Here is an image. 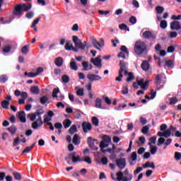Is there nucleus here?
<instances>
[{
  "label": "nucleus",
  "mask_w": 181,
  "mask_h": 181,
  "mask_svg": "<svg viewBox=\"0 0 181 181\" xmlns=\"http://www.w3.org/2000/svg\"><path fill=\"white\" fill-rule=\"evenodd\" d=\"M40 104L45 105L46 103H49V98L47 95H43L40 98Z\"/></svg>",
  "instance_id": "obj_28"
},
{
  "label": "nucleus",
  "mask_w": 181,
  "mask_h": 181,
  "mask_svg": "<svg viewBox=\"0 0 181 181\" xmlns=\"http://www.w3.org/2000/svg\"><path fill=\"white\" fill-rule=\"evenodd\" d=\"M72 142H73V144H74V145H79L80 144V136L78 134H74Z\"/></svg>",
  "instance_id": "obj_27"
},
{
  "label": "nucleus",
  "mask_w": 181,
  "mask_h": 181,
  "mask_svg": "<svg viewBox=\"0 0 181 181\" xmlns=\"http://www.w3.org/2000/svg\"><path fill=\"white\" fill-rule=\"evenodd\" d=\"M9 101H7L6 100H3L1 103V105L2 107V108H4V110H9Z\"/></svg>",
  "instance_id": "obj_26"
},
{
  "label": "nucleus",
  "mask_w": 181,
  "mask_h": 181,
  "mask_svg": "<svg viewBox=\"0 0 181 181\" xmlns=\"http://www.w3.org/2000/svg\"><path fill=\"white\" fill-rule=\"evenodd\" d=\"M90 63H93L96 67H101V66H103L101 56H98L95 59L91 58Z\"/></svg>",
  "instance_id": "obj_10"
},
{
  "label": "nucleus",
  "mask_w": 181,
  "mask_h": 181,
  "mask_svg": "<svg viewBox=\"0 0 181 181\" xmlns=\"http://www.w3.org/2000/svg\"><path fill=\"white\" fill-rule=\"evenodd\" d=\"M141 67L144 71H148L149 70V62L146 60L143 61Z\"/></svg>",
  "instance_id": "obj_18"
},
{
  "label": "nucleus",
  "mask_w": 181,
  "mask_h": 181,
  "mask_svg": "<svg viewBox=\"0 0 181 181\" xmlns=\"http://www.w3.org/2000/svg\"><path fill=\"white\" fill-rule=\"evenodd\" d=\"M82 128L83 131L85 134H87L88 131H91L93 129V125H91V123L88 122H83L82 123Z\"/></svg>",
  "instance_id": "obj_12"
},
{
  "label": "nucleus",
  "mask_w": 181,
  "mask_h": 181,
  "mask_svg": "<svg viewBox=\"0 0 181 181\" xmlns=\"http://www.w3.org/2000/svg\"><path fill=\"white\" fill-rule=\"evenodd\" d=\"M111 42L113 45V47H117V43H119V40H118V38L115 37V40H112Z\"/></svg>",
  "instance_id": "obj_62"
},
{
  "label": "nucleus",
  "mask_w": 181,
  "mask_h": 181,
  "mask_svg": "<svg viewBox=\"0 0 181 181\" xmlns=\"http://www.w3.org/2000/svg\"><path fill=\"white\" fill-rule=\"evenodd\" d=\"M129 22L132 23V25H135V23H136V18L135 16L130 17Z\"/></svg>",
  "instance_id": "obj_57"
},
{
  "label": "nucleus",
  "mask_w": 181,
  "mask_h": 181,
  "mask_svg": "<svg viewBox=\"0 0 181 181\" xmlns=\"http://www.w3.org/2000/svg\"><path fill=\"white\" fill-rule=\"evenodd\" d=\"M175 136V134L170 133V130L167 129L164 131V138H169V136Z\"/></svg>",
  "instance_id": "obj_38"
},
{
  "label": "nucleus",
  "mask_w": 181,
  "mask_h": 181,
  "mask_svg": "<svg viewBox=\"0 0 181 181\" xmlns=\"http://www.w3.org/2000/svg\"><path fill=\"white\" fill-rule=\"evenodd\" d=\"M119 65L120 67L119 70V76L115 78V81H122V77H124L122 73H124V70H127V63H125V62L123 60L119 62Z\"/></svg>",
  "instance_id": "obj_5"
},
{
  "label": "nucleus",
  "mask_w": 181,
  "mask_h": 181,
  "mask_svg": "<svg viewBox=\"0 0 181 181\" xmlns=\"http://www.w3.org/2000/svg\"><path fill=\"white\" fill-rule=\"evenodd\" d=\"M83 71H88V62H82Z\"/></svg>",
  "instance_id": "obj_42"
},
{
  "label": "nucleus",
  "mask_w": 181,
  "mask_h": 181,
  "mask_svg": "<svg viewBox=\"0 0 181 181\" xmlns=\"http://www.w3.org/2000/svg\"><path fill=\"white\" fill-rule=\"evenodd\" d=\"M25 16L28 19H32V18L35 16V13H33V11H29L26 13Z\"/></svg>",
  "instance_id": "obj_55"
},
{
  "label": "nucleus",
  "mask_w": 181,
  "mask_h": 181,
  "mask_svg": "<svg viewBox=\"0 0 181 181\" xmlns=\"http://www.w3.org/2000/svg\"><path fill=\"white\" fill-rule=\"evenodd\" d=\"M163 80H162V74H158L156 75L155 78V83L156 86H159L160 84H162V82Z\"/></svg>",
  "instance_id": "obj_21"
},
{
  "label": "nucleus",
  "mask_w": 181,
  "mask_h": 181,
  "mask_svg": "<svg viewBox=\"0 0 181 181\" xmlns=\"http://www.w3.org/2000/svg\"><path fill=\"white\" fill-rule=\"evenodd\" d=\"M30 91L33 94H39V93H40V89L38 86H33L30 88Z\"/></svg>",
  "instance_id": "obj_30"
},
{
  "label": "nucleus",
  "mask_w": 181,
  "mask_h": 181,
  "mask_svg": "<svg viewBox=\"0 0 181 181\" xmlns=\"http://www.w3.org/2000/svg\"><path fill=\"white\" fill-rule=\"evenodd\" d=\"M31 8L32 4H28V5L25 4H18L15 6V10L13 11V13L16 16H18V18H21V16H22L23 11L24 12H28V11H29Z\"/></svg>",
  "instance_id": "obj_2"
},
{
  "label": "nucleus",
  "mask_w": 181,
  "mask_h": 181,
  "mask_svg": "<svg viewBox=\"0 0 181 181\" xmlns=\"http://www.w3.org/2000/svg\"><path fill=\"white\" fill-rule=\"evenodd\" d=\"M171 19H173L174 21H181V14H179L177 16L173 15Z\"/></svg>",
  "instance_id": "obj_58"
},
{
  "label": "nucleus",
  "mask_w": 181,
  "mask_h": 181,
  "mask_svg": "<svg viewBox=\"0 0 181 181\" xmlns=\"http://www.w3.org/2000/svg\"><path fill=\"white\" fill-rule=\"evenodd\" d=\"M7 129L12 134H16V131L18 130V129L16 128V127L15 125H12L11 127H8Z\"/></svg>",
  "instance_id": "obj_34"
},
{
  "label": "nucleus",
  "mask_w": 181,
  "mask_h": 181,
  "mask_svg": "<svg viewBox=\"0 0 181 181\" xmlns=\"http://www.w3.org/2000/svg\"><path fill=\"white\" fill-rule=\"evenodd\" d=\"M43 113H44L43 112L37 111L34 113H31L28 115V117L29 118L30 120L34 121L32 124V128L33 129H37V128H40V127L43 125V120H42V116H40ZM36 117H38L37 119H36Z\"/></svg>",
  "instance_id": "obj_1"
},
{
  "label": "nucleus",
  "mask_w": 181,
  "mask_h": 181,
  "mask_svg": "<svg viewBox=\"0 0 181 181\" xmlns=\"http://www.w3.org/2000/svg\"><path fill=\"white\" fill-rule=\"evenodd\" d=\"M144 169H148V168H151V169H155V163L153 162L147 161L145 164L143 165Z\"/></svg>",
  "instance_id": "obj_20"
},
{
  "label": "nucleus",
  "mask_w": 181,
  "mask_h": 181,
  "mask_svg": "<svg viewBox=\"0 0 181 181\" xmlns=\"http://www.w3.org/2000/svg\"><path fill=\"white\" fill-rule=\"evenodd\" d=\"M115 163L120 170L125 169V166H127V160L124 158H117L115 160Z\"/></svg>",
  "instance_id": "obj_7"
},
{
  "label": "nucleus",
  "mask_w": 181,
  "mask_h": 181,
  "mask_svg": "<svg viewBox=\"0 0 181 181\" xmlns=\"http://www.w3.org/2000/svg\"><path fill=\"white\" fill-rule=\"evenodd\" d=\"M95 107L96 108H103V100L100 99V98H96L95 101Z\"/></svg>",
  "instance_id": "obj_24"
},
{
  "label": "nucleus",
  "mask_w": 181,
  "mask_h": 181,
  "mask_svg": "<svg viewBox=\"0 0 181 181\" xmlns=\"http://www.w3.org/2000/svg\"><path fill=\"white\" fill-rule=\"evenodd\" d=\"M116 176H117V180L121 181V180H122V178L124 177V173H122V171H119L116 173Z\"/></svg>",
  "instance_id": "obj_41"
},
{
  "label": "nucleus",
  "mask_w": 181,
  "mask_h": 181,
  "mask_svg": "<svg viewBox=\"0 0 181 181\" xmlns=\"http://www.w3.org/2000/svg\"><path fill=\"white\" fill-rule=\"evenodd\" d=\"M134 50L136 54L141 56L146 52V44L144 41L138 40L134 44Z\"/></svg>",
  "instance_id": "obj_3"
},
{
  "label": "nucleus",
  "mask_w": 181,
  "mask_h": 181,
  "mask_svg": "<svg viewBox=\"0 0 181 181\" xmlns=\"http://www.w3.org/2000/svg\"><path fill=\"white\" fill-rule=\"evenodd\" d=\"M59 93H60V90L59 89V88H54L52 91L53 98H57V94H59Z\"/></svg>",
  "instance_id": "obj_40"
},
{
  "label": "nucleus",
  "mask_w": 181,
  "mask_h": 181,
  "mask_svg": "<svg viewBox=\"0 0 181 181\" xmlns=\"http://www.w3.org/2000/svg\"><path fill=\"white\" fill-rule=\"evenodd\" d=\"M87 142L89 148L93 151H98V147L95 146V144L98 145V141L95 139H93V137L89 136L87 139Z\"/></svg>",
  "instance_id": "obj_6"
},
{
  "label": "nucleus",
  "mask_w": 181,
  "mask_h": 181,
  "mask_svg": "<svg viewBox=\"0 0 181 181\" xmlns=\"http://www.w3.org/2000/svg\"><path fill=\"white\" fill-rule=\"evenodd\" d=\"M71 120H70V119H65L62 124L64 125V127L65 128V129H67V128H69L70 127V125H71Z\"/></svg>",
  "instance_id": "obj_23"
},
{
  "label": "nucleus",
  "mask_w": 181,
  "mask_h": 181,
  "mask_svg": "<svg viewBox=\"0 0 181 181\" xmlns=\"http://www.w3.org/2000/svg\"><path fill=\"white\" fill-rule=\"evenodd\" d=\"M64 62V61L62 57H58L55 59L54 64L57 66V67H62V66H63Z\"/></svg>",
  "instance_id": "obj_17"
},
{
  "label": "nucleus",
  "mask_w": 181,
  "mask_h": 181,
  "mask_svg": "<svg viewBox=\"0 0 181 181\" xmlns=\"http://www.w3.org/2000/svg\"><path fill=\"white\" fill-rule=\"evenodd\" d=\"M175 46L173 45H171V46H169L167 49V52L168 53H173V52H175Z\"/></svg>",
  "instance_id": "obj_59"
},
{
  "label": "nucleus",
  "mask_w": 181,
  "mask_h": 181,
  "mask_svg": "<svg viewBox=\"0 0 181 181\" xmlns=\"http://www.w3.org/2000/svg\"><path fill=\"white\" fill-rule=\"evenodd\" d=\"M171 30H181L180 22L174 21L170 24Z\"/></svg>",
  "instance_id": "obj_11"
},
{
  "label": "nucleus",
  "mask_w": 181,
  "mask_h": 181,
  "mask_svg": "<svg viewBox=\"0 0 181 181\" xmlns=\"http://www.w3.org/2000/svg\"><path fill=\"white\" fill-rule=\"evenodd\" d=\"M44 120L42 122H44L45 124H47V122H50L49 121H52V117H50L49 116L47 115H44Z\"/></svg>",
  "instance_id": "obj_54"
},
{
  "label": "nucleus",
  "mask_w": 181,
  "mask_h": 181,
  "mask_svg": "<svg viewBox=\"0 0 181 181\" xmlns=\"http://www.w3.org/2000/svg\"><path fill=\"white\" fill-rule=\"evenodd\" d=\"M24 76H27L29 78H35L36 77V74L33 72H25Z\"/></svg>",
  "instance_id": "obj_46"
},
{
  "label": "nucleus",
  "mask_w": 181,
  "mask_h": 181,
  "mask_svg": "<svg viewBox=\"0 0 181 181\" xmlns=\"http://www.w3.org/2000/svg\"><path fill=\"white\" fill-rule=\"evenodd\" d=\"M175 159L176 160H180V159H181V154H180V153H179L177 151H175Z\"/></svg>",
  "instance_id": "obj_61"
},
{
  "label": "nucleus",
  "mask_w": 181,
  "mask_h": 181,
  "mask_svg": "<svg viewBox=\"0 0 181 181\" xmlns=\"http://www.w3.org/2000/svg\"><path fill=\"white\" fill-rule=\"evenodd\" d=\"M100 148H108V142L103 140L100 144Z\"/></svg>",
  "instance_id": "obj_47"
},
{
  "label": "nucleus",
  "mask_w": 181,
  "mask_h": 181,
  "mask_svg": "<svg viewBox=\"0 0 181 181\" xmlns=\"http://www.w3.org/2000/svg\"><path fill=\"white\" fill-rule=\"evenodd\" d=\"M141 132L142 134H144V135H146L147 132H149V127L148 126H144L143 127L142 129H141Z\"/></svg>",
  "instance_id": "obj_52"
},
{
  "label": "nucleus",
  "mask_w": 181,
  "mask_h": 181,
  "mask_svg": "<svg viewBox=\"0 0 181 181\" xmlns=\"http://www.w3.org/2000/svg\"><path fill=\"white\" fill-rule=\"evenodd\" d=\"M150 152L151 155H155L158 152V147L156 146H150Z\"/></svg>",
  "instance_id": "obj_39"
},
{
  "label": "nucleus",
  "mask_w": 181,
  "mask_h": 181,
  "mask_svg": "<svg viewBox=\"0 0 181 181\" xmlns=\"http://www.w3.org/2000/svg\"><path fill=\"white\" fill-rule=\"evenodd\" d=\"M102 139L103 141H105V142H107L109 144V142H111V137H110V136L108 135H103L102 136Z\"/></svg>",
  "instance_id": "obj_48"
},
{
  "label": "nucleus",
  "mask_w": 181,
  "mask_h": 181,
  "mask_svg": "<svg viewBox=\"0 0 181 181\" xmlns=\"http://www.w3.org/2000/svg\"><path fill=\"white\" fill-rule=\"evenodd\" d=\"M165 66L168 69H173L175 67V62L173 60L168 59L165 61Z\"/></svg>",
  "instance_id": "obj_22"
},
{
  "label": "nucleus",
  "mask_w": 181,
  "mask_h": 181,
  "mask_svg": "<svg viewBox=\"0 0 181 181\" xmlns=\"http://www.w3.org/2000/svg\"><path fill=\"white\" fill-rule=\"evenodd\" d=\"M8 81V76L6 75H1L0 76V83L4 84V83H6Z\"/></svg>",
  "instance_id": "obj_43"
},
{
  "label": "nucleus",
  "mask_w": 181,
  "mask_h": 181,
  "mask_svg": "<svg viewBox=\"0 0 181 181\" xmlns=\"http://www.w3.org/2000/svg\"><path fill=\"white\" fill-rule=\"evenodd\" d=\"M149 141L150 142H148V144L149 145V146H152V144H156V136H154L150 138Z\"/></svg>",
  "instance_id": "obj_49"
},
{
  "label": "nucleus",
  "mask_w": 181,
  "mask_h": 181,
  "mask_svg": "<svg viewBox=\"0 0 181 181\" xmlns=\"http://www.w3.org/2000/svg\"><path fill=\"white\" fill-rule=\"evenodd\" d=\"M177 103V98H171L170 99V105H173V104H176Z\"/></svg>",
  "instance_id": "obj_63"
},
{
  "label": "nucleus",
  "mask_w": 181,
  "mask_h": 181,
  "mask_svg": "<svg viewBox=\"0 0 181 181\" xmlns=\"http://www.w3.org/2000/svg\"><path fill=\"white\" fill-rule=\"evenodd\" d=\"M17 117L21 122H26V114L25 113V111H21L17 112Z\"/></svg>",
  "instance_id": "obj_15"
},
{
  "label": "nucleus",
  "mask_w": 181,
  "mask_h": 181,
  "mask_svg": "<svg viewBox=\"0 0 181 181\" xmlns=\"http://www.w3.org/2000/svg\"><path fill=\"white\" fill-rule=\"evenodd\" d=\"M72 61L70 62L69 66L71 70H74L75 71H77L78 70V66H77V62H74V59H71Z\"/></svg>",
  "instance_id": "obj_19"
},
{
  "label": "nucleus",
  "mask_w": 181,
  "mask_h": 181,
  "mask_svg": "<svg viewBox=\"0 0 181 181\" xmlns=\"http://www.w3.org/2000/svg\"><path fill=\"white\" fill-rule=\"evenodd\" d=\"M119 29H120V30H127V32H129V28H128V25L124 23L120 24L119 25Z\"/></svg>",
  "instance_id": "obj_35"
},
{
  "label": "nucleus",
  "mask_w": 181,
  "mask_h": 181,
  "mask_svg": "<svg viewBox=\"0 0 181 181\" xmlns=\"http://www.w3.org/2000/svg\"><path fill=\"white\" fill-rule=\"evenodd\" d=\"M12 50V47L11 45H7L3 48V53H9Z\"/></svg>",
  "instance_id": "obj_44"
},
{
  "label": "nucleus",
  "mask_w": 181,
  "mask_h": 181,
  "mask_svg": "<svg viewBox=\"0 0 181 181\" xmlns=\"http://www.w3.org/2000/svg\"><path fill=\"white\" fill-rule=\"evenodd\" d=\"M87 78L89 79V81H98V80H101V76H98V75H96V74H88L87 75Z\"/></svg>",
  "instance_id": "obj_14"
},
{
  "label": "nucleus",
  "mask_w": 181,
  "mask_h": 181,
  "mask_svg": "<svg viewBox=\"0 0 181 181\" xmlns=\"http://www.w3.org/2000/svg\"><path fill=\"white\" fill-rule=\"evenodd\" d=\"M128 78H127V83H129V81H132L133 80H135V76H134V73L129 72L128 73Z\"/></svg>",
  "instance_id": "obj_37"
},
{
  "label": "nucleus",
  "mask_w": 181,
  "mask_h": 181,
  "mask_svg": "<svg viewBox=\"0 0 181 181\" xmlns=\"http://www.w3.org/2000/svg\"><path fill=\"white\" fill-rule=\"evenodd\" d=\"M69 158L72 159V162L74 163H77V162H83V160L81 158H80V156L77 155L76 152H72L68 155Z\"/></svg>",
  "instance_id": "obj_9"
},
{
  "label": "nucleus",
  "mask_w": 181,
  "mask_h": 181,
  "mask_svg": "<svg viewBox=\"0 0 181 181\" xmlns=\"http://www.w3.org/2000/svg\"><path fill=\"white\" fill-rule=\"evenodd\" d=\"M54 127L56 129H62V128H63V124L60 122H57L54 124Z\"/></svg>",
  "instance_id": "obj_64"
},
{
  "label": "nucleus",
  "mask_w": 181,
  "mask_h": 181,
  "mask_svg": "<svg viewBox=\"0 0 181 181\" xmlns=\"http://www.w3.org/2000/svg\"><path fill=\"white\" fill-rule=\"evenodd\" d=\"M160 28H161V29H166V28H168V22H166V21H161Z\"/></svg>",
  "instance_id": "obj_45"
},
{
  "label": "nucleus",
  "mask_w": 181,
  "mask_h": 181,
  "mask_svg": "<svg viewBox=\"0 0 181 181\" xmlns=\"http://www.w3.org/2000/svg\"><path fill=\"white\" fill-rule=\"evenodd\" d=\"M92 124L94 125V127H98V124H100V120L97 117L94 116L92 117Z\"/></svg>",
  "instance_id": "obj_31"
},
{
  "label": "nucleus",
  "mask_w": 181,
  "mask_h": 181,
  "mask_svg": "<svg viewBox=\"0 0 181 181\" xmlns=\"http://www.w3.org/2000/svg\"><path fill=\"white\" fill-rule=\"evenodd\" d=\"M163 144H165V138H159L157 143L158 146H160V145H163Z\"/></svg>",
  "instance_id": "obj_53"
},
{
  "label": "nucleus",
  "mask_w": 181,
  "mask_h": 181,
  "mask_svg": "<svg viewBox=\"0 0 181 181\" xmlns=\"http://www.w3.org/2000/svg\"><path fill=\"white\" fill-rule=\"evenodd\" d=\"M65 50H72L73 52H78L77 49L73 47V45L70 43V41H67L65 45Z\"/></svg>",
  "instance_id": "obj_16"
},
{
  "label": "nucleus",
  "mask_w": 181,
  "mask_h": 181,
  "mask_svg": "<svg viewBox=\"0 0 181 181\" xmlns=\"http://www.w3.org/2000/svg\"><path fill=\"white\" fill-rule=\"evenodd\" d=\"M163 11H165V8L160 6H158L156 7V11L157 13H163Z\"/></svg>",
  "instance_id": "obj_56"
},
{
  "label": "nucleus",
  "mask_w": 181,
  "mask_h": 181,
  "mask_svg": "<svg viewBox=\"0 0 181 181\" xmlns=\"http://www.w3.org/2000/svg\"><path fill=\"white\" fill-rule=\"evenodd\" d=\"M92 45L93 47L98 49V50H100V47H103V45H101V44H100L95 39L92 40Z\"/></svg>",
  "instance_id": "obj_25"
},
{
  "label": "nucleus",
  "mask_w": 181,
  "mask_h": 181,
  "mask_svg": "<svg viewBox=\"0 0 181 181\" xmlns=\"http://www.w3.org/2000/svg\"><path fill=\"white\" fill-rule=\"evenodd\" d=\"M22 54H28L29 53V45H24L21 49Z\"/></svg>",
  "instance_id": "obj_32"
},
{
  "label": "nucleus",
  "mask_w": 181,
  "mask_h": 181,
  "mask_svg": "<svg viewBox=\"0 0 181 181\" xmlns=\"http://www.w3.org/2000/svg\"><path fill=\"white\" fill-rule=\"evenodd\" d=\"M122 94H128V86H124L122 90Z\"/></svg>",
  "instance_id": "obj_60"
},
{
  "label": "nucleus",
  "mask_w": 181,
  "mask_h": 181,
  "mask_svg": "<svg viewBox=\"0 0 181 181\" xmlns=\"http://www.w3.org/2000/svg\"><path fill=\"white\" fill-rule=\"evenodd\" d=\"M73 42L75 45V47H78V49H80V50H84L86 49V46H87V42L84 41L83 43L81 40L78 39L77 35L73 36Z\"/></svg>",
  "instance_id": "obj_4"
},
{
  "label": "nucleus",
  "mask_w": 181,
  "mask_h": 181,
  "mask_svg": "<svg viewBox=\"0 0 181 181\" xmlns=\"http://www.w3.org/2000/svg\"><path fill=\"white\" fill-rule=\"evenodd\" d=\"M62 78L63 83H69V81H70V77H69V76L67 75H63Z\"/></svg>",
  "instance_id": "obj_50"
},
{
  "label": "nucleus",
  "mask_w": 181,
  "mask_h": 181,
  "mask_svg": "<svg viewBox=\"0 0 181 181\" xmlns=\"http://www.w3.org/2000/svg\"><path fill=\"white\" fill-rule=\"evenodd\" d=\"M142 37L150 40H155L156 39V35L149 30H146L143 33Z\"/></svg>",
  "instance_id": "obj_8"
},
{
  "label": "nucleus",
  "mask_w": 181,
  "mask_h": 181,
  "mask_svg": "<svg viewBox=\"0 0 181 181\" xmlns=\"http://www.w3.org/2000/svg\"><path fill=\"white\" fill-rule=\"evenodd\" d=\"M120 50L121 52H122L123 53H126V54H127V56L129 54V51H128V48H127L124 45H122L120 47Z\"/></svg>",
  "instance_id": "obj_51"
},
{
  "label": "nucleus",
  "mask_w": 181,
  "mask_h": 181,
  "mask_svg": "<svg viewBox=\"0 0 181 181\" xmlns=\"http://www.w3.org/2000/svg\"><path fill=\"white\" fill-rule=\"evenodd\" d=\"M82 162H86L88 165H91V163H93V160H91V158H90V156L83 158Z\"/></svg>",
  "instance_id": "obj_36"
},
{
  "label": "nucleus",
  "mask_w": 181,
  "mask_h": 181,
  "mask_svg": "<svg viewBox=\"0 0 181 181\" xmlns=\"http://www.w3.org/2000/svg\"><path fill=\"white\" fill-rule=\"evenodd\" d=\"M75 132H77V126L76 124H73L69 129V133L71 135H74Z\"/></svg>",
  "instance_id": "obj_29"
},
{
  "label": "nucleus",
  "mask_w": 181,
  "mask_h": 181,
  "mask_svg": "<svg viewBox=\"0 0 181 181\" xmlns=\"http://www.w3.org/2000/svg\"><path fill=\"white\" fill-rule=\"evenodd\" d=\"M13 175L14 176V179L16 180H22V175L18 172H13Z\"/></svg>",
  "instance_id": "obj_33"
},
{
  "label": "nucleus",
  "mask_w": 181,
  "mask_h": 181,
  "mask_svg": "<svg viewBox=\"0 0 181 181\" xmlns=\"http://www.w3.org/2000/svg\"><path fill=\"white\" fill-rule=\"evenodd\" d=\"M144 79H141L140 81H137L138 86L141 87L143 90H148V86H149V81H146L144 82Z\"/></svg>",
  "instance_id": "obj_13"
}]
</instances>
